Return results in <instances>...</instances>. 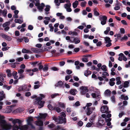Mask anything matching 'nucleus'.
Masks as SVG:
<instances>
[{
	"label": "nucleus",
	"instance_id": "21",
	"mask_svg": "<svg viewBox=\"0 0 130 130\" xmlns=\"http://www.w3.org/2000/svg\"><path fill=\"white\" fill-rule=\"evenodd\" d=\"M111 93V92L109 90H106L104 92V95L105 96H109Z\"/></svg>",
	"mask_w": 130,
	"mask_h": 130
},
{
	"label": "nucleus",
	"instance_id": "36",
	"mask_svg": "<svg viewBox=\"0 0 130 130\" xmlns=\"http://www.w3.org/2000/svg\"><path fill=\"white\" fill-rule=\"evenodd\" d=\"M19 11L17 10H15L14 11V14L13 16V17L15 18H17L18 17V16L17 14L18 13Z\"/></svg>",
	"mask_w": 130,
	"mask_h": 130
},
{
	"label": "nucleus",
	"instance_id": "24",
	"mask_svg": "<svg viewBox=\"0 0 130 130\" xmlns=\"http://www.w3.org/2000/svg\"><path fill=\"white\" fill-rule=\"evenodd\" d=\"M86 112L87 115H90L92 112V111L91 110L90 107H87L86 110Z\"/></svg>",
	"mask_w": 130,
	"mask_h": 130
},
{
	"label": "nucleus",
	"instance_id": "11",
	"mask_svg": "<svg viewBox=\"0 0 130 130\" xmlns=\"http://www.w3.org/2000/svg\"><path fill=\"white\" fill-rule=\"evenodd\" d=\"M33 118L31 117H29L27 120V124L30 125L32 128H35V127L31 124V122L33 121Z\"/></svg>",
	"mask_w": 130,
	"mask_h": 130
},
{
	"label": "nucleus",
	"instance_id": "62",
	"mask_svg": "<svg viewBox=\"0 0 130 130\" xmlns=\"http://www.w3.org/2000/svg\"><path fill=\"white\" fill-rule=\"evenodd\" d=\"M59 0H55L54 2L56 5L57 6H59L60 5V3L59 2Z\"/></svg>",
	"mask_w": 130,
	"mask_h": 130
},
{
	"label": "nucleus",
	"instance_id": "31",
	"mask_svg": "<svg viewBox=\"0 0 130 130\" xmlns=\"http://www.w3.org/2000/svg\"><path fill=\"white\" fill-rule=\"evenodd\" d=\"M54 109L56 110V111L58 112H59L62 111L60 108L59 107H57L56 106L54 107Z\"/></svg>",
	"mask_w": 130,
	"mask_h": 130
},
{
	"label": "nucleus",
	"instance_id": "16",
	"mask_svg": "<svg viewBox=\"0 0 130 130\" xmlns=\"http://www.w3.org/2000/svg\"><path fill=\"white\" fill-rule=\"evenodd\" d=\"M80 41L79 39L77 38H74L73 41L71 40H70V42L71 43H73L74 42L76 44L79 43L80 42Z\"/></svg>",
	"mask_w": 130,
	"mask_h": 130
},
{
	"label": "nucleus",
	"instance_id": "38",
	"mask_svg": "<svg viewBox=\"0 0 130 130\" xmlns=\"http://www.w3.org/2000/svg\"><path fill=\"white\" fill-rule=\"evenodd\" d=\"M63 85V83L61 81H60L56 84L55 86L56 87H61Z\"/></svg>",
	"mask_w": 130,
	"mask_h": 130
},
{
	"label": "nucleus",
	"instance_id": "52",
	"mask_svg": "<svg viewBox=\"0 0 130 130\" xmlns=\"http://www.w3.org/2000/svg\"><path fill=\"white\" fill-rule=\"evenodd\" d=\"M48 69V67L47 65H45L43 68V71L45 72L47 71Z\"/></svg>",
	"mask_w": 130,
	"mask_h": 130
},
{
	"label": "nucleus",
	"instance_id": "1",
	"mask_svg": "<svg viewBox=\"0 0 130 130\" xmlns=\"http://www.w3.org/2000/svg\"><path fill=\"white\" fill-rule=\"evenodd\" d=\"M4 117L0 115V125L2 128L5 130H8L11 129V125L10 123H7L4 120L2 119Z\"/></svg>",
	"mask_w": 130,
	"mask_h": 130
},
{
	"label": "nucleus",
	"instance_id": "7",
	"mask_svg": "<svg viewBox=\"0 0 130 130\" xmlns=\"http://www.w3.org/2000/svg\"><path fill=\"white\" fill-rule=\"evenodd\" d=\"M71 3H68L64 4V7L66 9L67 11L70 12L72 11V10L71 8Z\"/></svg>",
	"mask_w": 130,
	"mask_h": 130
},
{
	"label": "nucleus",
	"instance_id": "8",
	"mask_svg": "<svg viewBox=\"0 0 130 130\" xmlns=\"http://www.w3.org/2000/svg\"><path fill=\"white\" fill-rule=\"evenodd\" d=\"M104 40L105 43L107 44L106 45V47H109L111 45V40L109 37H106L104 38Z\"/></svg>",
	"mask_w": 130,
	"mask_h": 130
},
{
	"label": "nucleus",
	"instance_id": "5",
	"mask_svg": "<svg viewBox=\"0 0 130 130\" xmlns=\"http://www.w3.org/2000/svg\"><path fill=\"white\" fill-rule=\"evenodd\" d=\"M99 17V20L101 21V24L103 25L105 24L107 20V17L105 15H100Z\"/></svg>",
	"mask_w": 130,
	"mask_h": 130
},
{
	"label": "nucleus",
	"instance_id": "15",
	"mask_svg": "<svg viewBox=\"0 0 130 130\" xmlns=\"http://www.w3.org/2000/svg\"><path fill=\"white\" fill-rule=\"evenodd\" d=\"M57 106L61 108H65L66 107V104L63 103L58 102L57 103Z\"/></svg>",
	"mask_w": 130,
	"mask_h": 130
},
{
	"label": "nucleus",
	"instance_id": "46",
	"mask_svg": "<svg viewBox=\"0 0 130 130\" xmlns=\"http://www.w3.org/2000/svg\"><path fill=\"white\" fill-rule=\"evenodd\" d=\"M10 24V23L9 22H7L3 24V27H5L8 26Z\"/></svg>",
	"mask_w": 130,
	"mask_h": 130
},
{
	"label": "nucleus",
	"instance_id": "58",
	"mask_svg": "<svg viewBox=\"0 0 130 130\" xmlns=\"http://www.w3.org/2000/svg\"><path fill=\"white\" fill-rule=\"evenodd\" d=\"M59 95V94L57 93H55L52 94L51 95V97L52 98H55L56 96Z\"/></svg>",
	"mask_w": 130,
	"mask_h": 130
},
{
	"label": "nucleus",
	"instance_id": "20",
	"mask_svg": "<svg viewBox=\"0 0 130 130\" xmlns=\"http://www.w3.org/2000/svg\"><path fill=\"white\" fill-rule=\"evenodd\" d=\"M21 122V121L18 119H15L12 121V123L14 124H15L17 123H18L19 124H20Z\"/></svg>",
	"mask_w": 130,
	"mask_h": 130
},
{
	"label": "nucleus",
	"instance_id": "61",
	"mask_svg": "<svg viewBox=\"0 0 130 130\" xmlns=\"http://www.w3.org/2000/svg\"><path fill=\"white\" fill-rule=\"evenodd\" d=\"M24 70L22 69H21L18 70V73L20 74H22L24 72Z\"/></svg>",
	"mask_w": 130,
	"mask_h": 130
},
{
	"label": "nucleus",
	"instance_id": "26",
	"mask_svg": "<svg viewBox=\"0 0 130 130\" xmlns=\"http://www.w3.org/2000/svg\"><path fill=\"white\" fill-rule=\"evenodd\" d=\"M28 128V126L27 125H25L21 126L20 128V130H27Z\"/></svg>",
	"mask_w": 130,
	"mask_h": 130
},
{
	"label": "nucleus",
	"instance_id": "59",
	"mask_svg": "<svg viewBox=\"0 0 130 130\" xmlns=\"http://www.w3.org/2000/svg\"><path fill=\"white\" fill-rule=\"evenodd\" d=\"M41 62L39 63L38 64V65L39 66V70H41L42 69H43V66L41 65Z\"/></svg>",
	"mask_w": 130,
	"mask_h": 130
},
{
	"label": "nucleus",
	"instance_id": "39",
	"mask_svg": "<svg viewBox=\"0 0 130 130\" xmlns=\"http://www.w3.org/2000/svg\"><path fill=\"white\" fill-rule=\"evenodd\" d=\"M14 21L16 23H18L19 24H21L23 22V21L22 19H15L14 20Z\"/></svg>",
	"mask_w": 130,
	"mask_h": 130
},
{
	"label": "nucleus",
	"instance_id": "60",
	"mask_svg": "<svg viewBox=\"0 0 130 130\" xmlns=\"http://www.w3.org/2000/svg\"><path fill=\"white\" fill-rule=\"evenodd\" d=\"M82 60L84 62H87L88 61V58H82Z\"/></svg>",
	"mask_w": 130,
	"mask_h": 130
},
{
	"label": "nucleus",
	"instance_id": "2",
	"mask_svg": "<svg viewBox=\"0 0 130 130\" xmlns=\"http://www.w3.org/2000/svg\"><path fill=\"white\" fill-rule=\"evenodd\" d=\"M60 114V116H59L58 118L55 117H53V120L58 123L61 124L66 123V115L65 113L64 112H62Z\"/></svg>",
	"mask_w": 130,
	"mask_h": 130
},
{
	"label": "nucleus",
	"instance_id": "57",
	"mask_svg": "<svg viewBox=\"0 0 130 130\" xmlns=\"http://www.w3.org/2000/svg\"><path fill=\"white\" fill-rule=\"evenodd\" d=\"M111 101L113 103H115V96H111Z\"/></svg>",
	"mask_w": 130,
	"mask_h": 130
},
{
	"label": "nucleus",
	"instance_id": "9",
	"mask_svg": "<svg viewBox=\"0 0 130 130\" xmlns=\"http://www.w3.org/2000/svg\"><path fill=\"white\" fill-rule=\"evenodd\" d=\"M94 92L95 93H92L91 94V95L92 98H96L97 100H99L100 99L99 96H100V91L99 90L98 91Z\"/></svg>",
	"mask_w": 130,
	"mask_h": 130
},
{
	"label": "nucleus",
	"instance_id": "41",
	"mask_svg": "<svg viewBox=\"0 0 130 130\" xmlns=\"http://www.w3.org/2000/svg\"><path fill=\"white\" fill-rule=\"evenodd\" d=\"M110 28L109 27H107L106 28V30L104 31V33L105 35H107L108 32L110 30Z\"/></svg>",
	"mask_w": 130,
	"mask_h": 130
},
{
	"label": "nucleus",
	"instance_id": "22",
	"mask_svg": "<svg viewBox=\"0 0 130 130\" xmlns=\"http://www.w3.org/2000/svg\"><path fill=\"white\" fill-rule=\"evenodd\" d=\"M46 8L45 9V14H49L48 11L50 10V7L49 5H46Z\"/></svg>",
	"mask_w": 130,
	"mask_h": 130
},
{
	"label": "nucleus",
	"instance_id": "37",
	"mask_svg": "<svg viewBox=\"0 0 130 130\" xmlns=\"http://www.w3.org/2000/svg\"><path fill=\"white\" fill-rule=\"evenodd\" d=\"M128 39V37L126 35H124L123 37L121 38H120V40L121 41L127 40Z\"/></svg>",
	"mask_w": 130,
	"mask_h": 130
},
{
	"label": "nucleus",
	"instance_id": "48",
	"mask_svg": "<svg viewBox=\"0 0 130 130\" xmlns=\"http://www.w3.org/2000/svg\"><path fill=\"white\" fill-rule=\"evenodd\" d=\"M48 26L50 28V31L51 32L53 31L54 30V27L53 26L52 24H49Z\"/></svg>",
	"mask_w": 130,
	"mask_h": 130
},
{
	"label": "nucleus",
	"instance_id": "17",
	"mask_svg": "<svg viewBox=\"0 0 130 130\" xmlns=\"http://www.w3.org/2000/svg\"><path fill=\"white\" fill-rule=\"evenodd\" d=\"M44 5L43 3H42L41 5L39 4V5L38 6L37 8L41 12L42 11V10L43 9V7L44 6Z\"/></svg>",
	"mask_w": 130,
	"mask_h": 130
},
{
	"label": "nucleus",
	"instance_id": "29",
	"mask_svg": "<svg viewBox=\"0 0 130 130\" xmlns=\"http://www.w3.org/2000/svg\"><path fill=\"white\" fill-rule=\"evenodd\" d=\"M17 72L15 71H14L12 74V75L13 77V78L15 79H17L18 77V76L17 75Z\"/></svg>",
	"mask_w": 130,
	"mask_h": 130
},
{
	"label": "nucleus",
	"instance_id": "19",
	"mask_svg": "<svg viewBox=\"0 0 130 130\" xmlns=\"http://www.w3.org/2000/svg\"><path fill=\"white\" fill-rule=\"evenodd\" d=\"M115 80V79L114 78H112L110 79L109 83L110 86H113L115 84L114 81Z\"/></svg>",
	"mask_w": 130,
	"mask_h": 130
},
{
	"label": "nucleus",
	"instance_id": "28",
	"mask_svg": "<svg viewBox=\"0 0 130 130\" xmlns=\"http://www.w3.org/2000/svg\"><path fill=\"white\" fill-rule=\"evenodd\" d=\"M89 90L90 91H93L94 92L98 91V90L93 86L90 87L89 88Z\"/></svg>",
	"mask_w": 130,
	"mask_h": 130
},
{
	"label": "nucleus",
	"instance_id": "43",
	"mask_svg": "<svg viewBox=\"0 0 130 130\" xmlns=\"http://www.w3.org/2000/svg\"><path fill=\"white\" fill-rule=\"evenodd\" d=\"M129 82L128 81H125L123 87L124 88H127L128 87Z\"/></svg>",
	"mask_w": 130,
	"mask_h": 130
},
{
	"label": "nucleus",
	"instance_id": "25",
	"mask_svg": "<svg viewBox=\"0 0 130 130\" xmlns=\"http://www.w3.org/2000/svg\"><path fill=\"white\" fill-rule=\"evenodd\" d=\"M35 124L37 125L42 126L43 125V122L40 120H38V121L35 122Z\"/></svg>",
	"mask_w": 130,
	"mask_h": 130
},
{
	"label": "nucleus",
	"instance_id": "4",
	"mask_svg": "<svg viewBox=\"0 0 130 130\" xmlns=\"http://www.w3.org/2000/svg\"><path fill=\"white\" fill-rule=\"evenodd\" d=\"M31 87V85L29 84L28 85H24L22 86H20L18 88V90L19 91H29L30 90V88Z\"/></svg>",
	"mask_w": 130,
	"mask_h": 130
},
{
	"label": "nucleus",
	"instance_id": "54",
	"mask_svg": "<svg viewBox=\"0 0 130 130\" xmlns=\"http://www.w3.org/2000/svg\"><path fill=\"white\" fill-rule=\"evenodd\" d=\"M106 68V66L103 65L101 67V69L103 71H107V69Z\"/></svg>",
	"mask_w": 130,
	"mask_h": 130
},
{
	"label": "nucleus",
	"instance_id": "40",
	"mask_svg": "<svg viewBox=\"0 0 130 130\" xmlns=\"http://www.w3.org/2000/svg\"><path fill=\"white\" fill-rule=\"evenodd\" d=\"M32 1L34 2V3L36 6H38L39 4H40L39 0H34V1L33 0H32L31 1Z\"/></svg>",
	"mask_w": 130,
	"mask_h": 130
},
{
	"label": "nucleus",
	"instance_id": "12",
	"mask_svg": "<svg viewBox=\"0 0 130 130\" xmlns=\"http://www.w3.org/2000/svg\"><path fill=\"white\" fill-rule=\"evenodd\" d=\"M0 36L8 41H10L11 40L12 38L11 37L6 35L3 33H1L0 34Z\"/></svg>",
	"mask_w": 130,
	"mask_h": 130
},
{
	"label": "nucleus",
	"instance_id": "33",
	"mask_svg": "<svg viewBox=\"0 0 130 130\" xmlns=\"http://www.w3.org/2000/svg\"><path fill=\"white\" fill-rule=\"evenodd\" d=\"M116 80L117 81L116 84L118 85H119L121 83V81L120 80L121 78L120 77H117L116 79Z\"/></svg>",
	"mask_w": 130,
	"mask_h": 130
},
{
	"label": "nucleus",
	"instance_id": "23",
	"mask_svg": "<svg viewBox=\"0 0 130 130\" xmlns=\"http://www.w3.org/2000/svg\"><path fill=\"white\" fill-rule=\"evenodd\" d=\"M77 92V90L75 89H72L70 91V93L73 95H75Z\"/></svg>",
	"mask_w": 130,
	"mask_h": 130
},
{
	"label": "nucleus",
	"instance_id": "34",
	"mask_svg": "<svg viewBox=\"0 0 130 130\" xmlns=\"http://www.w3.org/2000/svg\"><path fill=\"white\" fill-rule=\"evenodd\" d=\"M11 126H12L11 125ZM12 127V130H18L19 127L16 124H14L11 127Z\"/></svg>",
	"mask_w": 130,
	"mask_h": 130
},
{
	"label": "nucleus",
	"instance_id": "44",
	"mask_svg": "<svg viewBox=\"0 0 130 130\" xmlns=\"http://www.w3.org/2000/svg\"><path fill=\"white\" fill-rule=\"evenodd\" d=\"M31 50L33 52L38 53L39 52V50L37 48H32L31 49Z\"/></svg>",
	"mask_w": 130,
	"mask_h": 130
},
{
	"label": "nucleus",
	"instance_id": "13",
	"mask_svg": "<svg viewBox=\"0 0 130 130\" xmlns=\"http://www.w3.org/2000/svg\"><path fill=\"white\" fill-rule=\"evenodd\" d=\"M39 116L36 117L35 118H37L38 120H40L41 119L45 118L47 116V114L46 113L44 114H39Z\"/></svg>",
	"mask_w": 130,
	"mask_h": 130
},
{
	"label": "nucleus",
	"instance_id": "10",
	"mask_svg": "<svg viewBox=\"0 0 130 130\" xmlns=\"http://www.w3.org/2000/svg\"><path fill=\"white\" fill-rule=\"evenodd\" d=\"M101 111L102 113H109L110 111H108V108L106 106H102L101 109Z\"/></svg>",
	"mask_w": 130,
	"mask_h": 130
},
{
	"label": "nucleus",
	"instance_id": "53",
	"mask_svg": "<svg viewBox=\"0 0 130 130\" xmlns=\"http://www.w3.org/2000/svg\"><path fill=\"white\" fill-rule=\"evenodd\" d=\"M121 54H123L122 53H120L119 55V57L118 58V60L120 61H122L123 59V56Z\"/></svg>",
	"mask_w": 130,
	"mask_h": 130
},
{
	"label": "nucleus",
	"instance_id": "45",
	"mask_svg": "<svg viewBox=\"0 0 130 130\" xmlns=\"http://www.w3.org/2000/svg\"><path fill=\"white\" fill-rule=\"evenodd\" d=\"M95 117V116L93 115L91 118L89 120L90 122L92 124H93V122H94Z\"/></svg>",
	"mask_w": 130,
	"mask_h": 130
},
{
	"label": "nucleus",
	"instance_id": "51",
	"mask_svg": "<svg viewBox=\"0 0 130 130\" xmlns=\"http://www.w3.org/2000/svg\"><path fill=\"white\" fill-rule=\"evenodd\" d=\"M7 10H4L3 11L2 15L4 17H5L7 16Z\"/></svg>",
	"mask_w": 130,
	"mask_h": 130
},
{
	"label": "nucleus",
	"instance_id": "63",
	"mask_svg": "<svg viewBox=\"0 0 130 130\" xmlns=\"http://www.w3.org/2000/svg\"><path fill=\"white\" fill-rule=\"evenodd\" d=\"M5 98V95H0V101L4 99Z\"/></svg>",
	"mask_w": 130,
	"mask_h": 130
},
{
	"label": "nucleus",
	"instance_id": "47",
	"mask_svg": "<svg viewBox=\"0 0 130 130\" xmlns=\"http://www.w3.org/2000/svg\"><path fill=\"white\" fill-rule=\"evenodd\" d=\"M86 4L87 3L86 1L82 2L80 4V6L82 7H85L86 6Z\"/></svg>",
	"mask_w": 130,
	"mask_h": 130
},
{
	"label": "nucleus",
	"instance_id": "30",
	"mask_svg": "<svg viewBox=\"0 0 130 130\" xmlns=\"http://www.w3.org/2000/svg\"><path fill=\"white\" fill-rule=\"evenodd\" d=\"M6 72L7 73V76L10 77L12 76V74L11 73V71L9 69L6 70Z\"/></svg>",
	"mask_w": 130,
	"mask_h": 130
},
{
	"label": "nucleus",
	"instance_id": "35",
	"mask_svg": "<svg viewBox=\"0 0 130 130\" xmlns=\"http://www.w3.org/2000/svg\"><path fill=\"white\" fill-rule=\"evenodd\" d=\"M91 74V72L90 71L87 70L85 71L84 72V75L86 76H87Z\"/></svg>",
	"mask_w": 130,
	"mask_h": 130
},
{
	"label": "nucleus",
	"instance_id": "18",
	"mask_svg": "<svg viewBox=\"0 0 130 130\" xmlns=\"http://www.w3.org/2000/svg\"><path fill=\"white\" fill-rule=\"evenodd\" d=\"M25 71L26 74H28L29 75L32 76L34 74L33 72H32V70L30 69H27Z\"/></svg>",
	"mask_w": 130,
	"mask_h": 130
},
{
	"label": "nucleus",
	"instance_id": "55",
	"mask_svg": "<svg viewBox=\"0 0 130 130\" xmlns=\"http://www.w3.org/2000/svg\"><path fill=\"white\" fill-rule=\"evenodd\" d=\"M92 105V103H87L86 104V106L84 107L83 108L84 109H85L86 107H87H87H89L91 106Z\"/></svg>",
	"mask_w": 130,
	"mask_h": 130
},
{
	"label": "nucleus",
	"instance_id": "14",
	"mask_svg": "<svg viewBox=\"0 0 130 130\" xmlns=\"http://www.w3.org/2000/svg\"><path fill=\"white\" fill-rule=\"evenodd\" d=\"M6 76V74H1L0 75V81L2 82L3 83H5V81L4 77L5 78Z\"/></svg>",
	"mask_w": 130,
	"mask_h": 130
},
{
	"label": "nucleus",
	"instance_id": "32",
	"mask_svg": "<svg viewBox=\"0 0 130 130\" xmlns=\"http://www.w3.org/2000/svg\"><path fill=\"white\" fill-rule=\"evenodd\" d=\"M98 10L97 8H95L94 10V14L96 16H98L99 15V13L98 12Z\"/></svg>",
	"mask_w": 130,
	"mask_h": 130
},
{
	"label": "nucleus",
	"instance_id": "6",
	"mask_svg": "<svg viewBox=\"0 0 130 130\" xmlns=\"http://www.w3.org/2000/svg\"><path fill=\"white\" fill-rule=\"evenodd\" d=\"M80 92L82 95H85L88 91L87 87L82 86L80 87Z\"/></svg>",
	"mask_w": 130,
	"mask_h": 130
},
{
	"label": "nucleus",
	"instance_id": "56",
	"mask_svg": "<svg viewBox=\"0 0 130 130\" xmlns=\"http://www.w3.org/2000/svg\"><path fill=\"white\" fill-rule=\"evenodd\" d=\"M120 33L122 34H124L125 32V29L123 28H121L120 29Z\"/></svg>",
	"mask_w": 130,
	"mask_h": 130
},
{
	"label": "nucleus",
	"instance_id": "3",
	"mask_svg": "<svg viewBox=\"0 0 130 130\" xmlns=\"http://www.w3.org/2000/svg\"><path fill=\"white\" fill-rule=\"evenodd\" d=\"M42 98H40V97H38L36 99V100L34 102V104L35 105H38V106L39 108H41L43 106L44 102L42 101Z\"/></svg>",
	"mask_w": 130,
	"mask_h": 130
},
{
	"label": "nucleus",
	"instance_id": "42",
	"mask_svg": "<svg viewBox=\"0 0 130 130\" xmlns=\"http://www.w3.org/2000/svg\"><path fill=\"white\" fill-rule=\"evenodd\" d=\"M110 28L109 27H107L106 28V30L104 31V33L105 35H107L108 32L110 30Z\"/></svg>",
	"mask_w": 130,
	"mask_h": 130
},
{
	"label": "nucleus",
	"instance_id": "50",
	"mask_svg": "<svg viewBox=\"0 0 130 130\" xmlns=\"http://www.w3.org/2000/svg\"><path fill=\"white\" fill-rule=\"evenodd\" d=\"M99 122L101 125H103L104 124V121L102 118H101L99 120Z\"/></svg>",
	"mask_w": 130,
	"mask_h": 130
},
{
	"label": "nucleus",
	"instance_id": "27",
	"mask_svg": "<svg viewBox=\"0 0 130 130\" xmlns=\"http://www.w3.org/2000/svg\"><path fill=\"white\" fill-rule=\"evenodd\" d=\"M78 2L77 1H76L72 3V6L74 8H76L78 5Z\"/></svg>",
	"mask_w": 130,
	"mask_h": 130
},
{
	"label": "nucleus",
	"instance_id": "64",
	"mask_svg": "<svg viewBox=\"0 0 130 130\" xmlns=\"http://www.w3.org/2000/svg\"><path fill=\"white\" fill-rule=\"evenodd\" d=\"M48 108L50 110L54 109V108H53L51 104H49L48 105Z\"/></svg>",
	"mask_w": 130,
	"mask_h": 130
},
{
	"label": "nucleus",
	"instance_id": "49",
	"mask_svg": "<svg viewBox=\"0 0 130 130\" xmlns=\"http://www.w3.org/2000/svg\"><path fill=\"white\" fill-rule=\"evenodd\" d=\"M22 52L23 53H29L31 52L28 50H26V49L24 48L23 49L22 51Z\"/></svg>",
	"mask_w": 130,
	"mask_h": 130
}]
</instances>
